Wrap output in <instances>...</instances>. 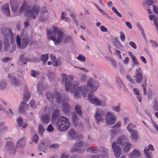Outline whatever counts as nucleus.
Wrapping results in <instances>:
<instances>
[{
    "label": "nucleus",
    "mask_w": 158,
    "mask_h": 158,
    "mask_svg": "<svg viewBox=\"0 0 158 158\" xmlns=\"http://www.w3.org/2000/svg\"><path fill=\"white\" fill-rule=\"evenodd\" d=\"M76 112L79 116H81L82 115L81 106L79 105H77L75 106V107Z\"/></svg>",
    "instance_id": "34"
},
{
    "label": "nucleus",
    "mask_w": 158,
    "mask_h": 158,
    "mask_svg": "<svg viewBox=\"0 0 158 158\" xmlns=\"http://www.w3.org/2000/svg\"><path fill=\"white\" fill-rule=\"evenodd\" d=\"M8 78L11 84L15 86H18L20 85V81L16 79L15 77L12 74H9Z\"/></svg>",
    "instance_id": "14"
},
{
    "label": "nucleus",
    "mask_w": 158,
    "mask_h": 158,
    "mask_svg": "<svg viewBox=\"0 0 158 158\" xmlns=\"http://www.w3.org/2000/svg\"><path fill=\"white\" fill-rule=\"evenodd\" d=\"M131 146V145L130 143L128 142L125 143L123 147L124 151L126 152H129Z\"/></svg>",
    "instance_id": "27"
},
{
    "label": "nucleus",
    "mask_w": 158,
    "mask_h": 158,
    "mask_svg": "<svg viewBox=\"0 0 158 158\" xmlns=\"http://www.w3.org/2000/svg\"><path fill=\"white\" fill-rule=\"evenodd\" d=\"M19 61L22 64H25L29 61V60L25 57L23 54H21L19 57Z\"/></svg>",
    "instance_id": "22"
},
{
    "label": "nucleus",
    "mask_w": 158,
    "mask_h": 158,
    "mask_svg": "<svg viewBox=\"0 0 158 158\" xmlns=\"http://www.w3.org/2000/svg\"><path fill=\"white\" fill-rule=\"evenodd\" d=\"M136 127V126L133 124L130 123L128 124L127 127V130L129 132L135 130V129Z\"/></svg>",
    "instance_id": "41"
},
{
    "label": "nucleus",
    "mask_w": 158,
    "mask_h": 158,
    "mask_svg": "<svg viewBox=\"0 0 158 158\" xmlns=\"http://www.w3.org/2000/svg\"><path fill=\"white\" fill-rule=\"evenodd\" d=\"M142 86L143 89V93L144 95L147 94V92L146 89V87L147 86V79L145 77L144 78V83L142 85Z\"/></svg>",
    "instance_id": "37"
},
{
    "label": "nucleus",
    "mask_w": 158,
    "mask_h": 158,
    "mask_svg": "<svg viewBox=\"0 0 158 158\" xmlns=\"http://www.w3.org/2000/svg\"><path fill=\"white\" fill-rule=\"evenodd\" d=\"M77 152L79 153H82L85 151V148L84 147H76Z\"/></svg>",
    "instance_id": "54"
},
{
    "label": "nucleus",
    "mask_w": 158,
    "mask_h": 158,
    "mask_svg": "<svg viewBox=\"0 0 158 158\" xmlns=\"http://www.w3.org/2000/svg\"><path fill=\"white\" fill-rule=\"evenodd\" d=\"M38 136L34 134L32 137L31 140L33 142L36 143L38 142Z\"/></svg>",
    "instance_id": "53"
},
{
    "label": "nucleus",
    "mask_w": 158,
    "mask_h": 158,
    "mask_svg": "<svg viewBox=\"0 0 158 158\" xmlns=\"http://www.w3.org/2000/svg\"><path fill=\"white\" fill-rule=\"evenodd\" d=\"M60 111L58 109L54 110L52 113L51 116L52 120H55L60 115Z\"/></svg>",
    "instance_id": "23"
},
{
    "label": "nucleus",
    "mask_w": 158,
    "mask_h": 158,
    "mask_svg": "<svg viewBox=\"0 0 158 158\" xmlns=\"http://www.w3.org/2000/svg\"><path fill=\"white\" fill-rule=\"evenodd\" d=\"M1 10L3 13L7 16L10 15V11L8 4H5L3 5L1 8Z\"/></svg>",
    "instance_id": "17"
},
{
    "label": "nucleus",
    "mask_w": 158,
    "mask_h": 158,
    "mask_svg": "<svg viewBox=\"0 0 158 158\" xmlns=\"http://www.w3.org/2000/svg\"><path fill=\"white\" fill-rule=\"evenodd\" d=\"M130 45L133 48L135 49L136 48L137 46L135 44L133 41H131L129 43Z\"/></svg>",
    "instance_id": "64"
},
{
    "label": "nucleus",
    "mask_w": 158,
    "mask_h": 158,
    "mask_svg": "<svg viewBox=\"0 0 158 158\" xmlns=\"http://www.w3.org/2000/svg\"><path fill=\"white\" fill-rule=\"evenodd\" d=\"M7 115L6 117L9 118H10L12 116L14 115V114L12 111L11 109L10 108L9 109L8 111L6 110Z\"/></svg>",
    "instance_id": "43"
},
{
    "label": "nucleus",
    "mask_w": 158,
    "mask_h": 158,
    "mask_svg": "<svg viewBox=\"0 0 158 158\" xmlns=\"http://www.w3.org/2000/svg\"><path fill=\"white\" fill-rule=\"evenodd\" d=\"M48 58V55L47 54H43L41 56L40 60L43 61L44 64Z\"/></svg>",
    "instance_id": "38"
},
{
    "label": "nucleus",
    "mask_w": 158,
    "mask_h": 158,
    "mask_svg": "<svg viewBox=\"0 0 158 158\" xmlns=\"http://www.w3.org/2000/svg\"><path fill=\"white\" fill-rule=\"evenodd\" d=\"M126 77L127 80L129 81L131 83L134 84L135 83V81L132 79L131 76L129 74H127Z\"/></svg>",
    "instance_id": "55"
},
{
    "label": "nucleus",
    "mask_w": 158,
    "mask_h": 158,
    "mask_svg": "<svg viewBox=\"0 0 158 158\" xmlns=\"http://www.w3.org/2000/svg\"><path fill=\"white\" fill-rule=\"evenodd\" d=\"M36 74H38V73L34 70L31 71V76L35 78L36 77Z\"/></svg>",
    "instance_id": "62"
},
{
    "label": "nucleus",
    "mask_w": 158,
    "mask_h": 158,
    "mask_svg": "<svg viewBox=\"0 0 158 158\" xmlns=\"http://www.w3.org/2000/svg\"><path fill=\"white\" fill-rule=\"evenodd\" d=\"M62 111L65 113H68L69 108V105L66 102H64L62 104Z\"/></svg>",
    "instance_id": "30"
},
{
    "label": "nucleus",
    "mask_w": 158,
    "mask_h": 158,
    "mask_svg": "<svg viewBox=\"0 0 158 158\" xmlns=\"http://www.w3.org/2000/svg\"><path fill=\"white\" fill-rule=\"evenodd\" d=\"M72 117L73 124L75 122H77L78 119V117L77 115L75 113H72Z\"/></svg>",
    "instance_id": "46"
},
{
    "label": "nucleus",
    "mask_w": 158,
    "mask_h": 158,
    "mask_svg": "<svg viewBox=\"0 0 158 158\" xmlns=\"http://www.w3.org/2000/svg\"><path fill=\"white\" fill-rule=\"evenodd\" d=\"M28 107V105L25 102H21L19 108V111L21 113H23L26 109Z\"/></svg>",
    "instance_id": "24"
},
{
    "label": "nucleus",
    "mask_w": 158,
    "mask_h": 158,
    "mask_svg": "<svg viewBox=\"0 0 158 158\" xmlns=\"http://www.w3.org/2000/svg\"><path fill=\"white\" fill-rule=\"evenodd\" d=\"M73 125L75 127L79 128H81L83 127V125L82 123L79 121H77L76 122H75Z\"/></svg>",
    "instance_id": "47"
},
{
    "label": "nucleus",
    "mask_w": 158,
    "mask_h": 158,
    "mask_svg": "<svg viewBox=\"0 0 158 158\" xmlns=\"http://www.w3.org/2000/svg\"><path fill=\"white\" fill-rule=\"evenodd\" d=\"M5 149L11 155L14 154L15 152V149L14 147L13 143L10 142H8L6 143Z\"/></svg>",
    "instance_id": "13"
},
{
    "label": "nucleus",
    "mask_w": 158,
    "mask_h": 158,
    "mask_svg": "<svg viewBox=\"0 0 158 158\" xmlns=\"http://www.w3.org/2000/svg\"><path fill=\"white\" fill-rule=\"evenodd\" d=\"M112 146L115 156L116 158H118L122 153L120 147L115 142L112 143Z\"/></svg>",
    "instance_id": "12"
},
{
    "label": "nucleus",
    "mask_w": 158,
    "mask_h": 158,
    "mask_svg": "<svg viewBox=\"0 0 158 158\" xmlns=\"http://www.w3.org/2000/svg\"><path fill=\"white\" fill-rule=\"evenodd\" d=\"M24 11L25 17L27 20L35 19L37 16L40 11V7L37 5L26 6L23 3L20 7L19 13L21 14Z\"/></svg>",
    "instance_id": "3"
},
{
    "label": "nucleus",
    "mask_w": 158,
    "mask_h": 158,
    "mask_svg": "<svg viewBox=\"0 0 158 158\" xmlns=\"http://www.w3.org/2000/svg\"><path fill=\"white\" fill-rule=\"evenodd\" d=\"M156 0H147L143 4V7L144 8H146V7H148V6L152 5L153 3H156Z\"/></svg>",
    "instance_id": "32"
},
{
    "label": "nucleus",
    "mask_w": 158,
    "mask_h": 158,
    "mask_svg": "<svg viewBox=\"0 0 158 158\" xmlns=\"http://www.w3.org/2000/svg\"><path fill=\"white\" fill-rule=\"evenodd\" d=\"M46 96L47 99L50 102H52L54 98L55 99L56 102L58 103L63 102L60 94L59 93L56 92L53 94L51 92H48L46 93Z\"/></svg>",
    "instance_id": "7"
},
{
    "label": "nucleus",
    "mask_w": 158,
    "mask_h": 158,
    "mask_svg": "<svg viewBox=\"0 0 158 158\" xmlns=\"http://www.w3.org/2000/svg\"><path fill=\"white\" fill-rule=\"evenodd\" d=\"M106 124L111 125L114 124L116 120L115 114L110 112H108L106 115Z\"/></svg>",
    "instance_id": "9"
},
{
    "label": "nucleus",
    "mask_w": 158,
    "mask_h": 158,
    "mask_svg": "<svg viewBox=\"0 0 158 158\" xmlns=\"http://www.w3.org/2000/svg\"><path fill=\"white\" fill-rule=\"evenodd\" d=\"M40 119L43 123L48 124L50 121V116L47 114H43L41 116Z\"/></svg>",
    "instance_id": "19"
},
{
    "label": "nucleus",
    "mask_w": 158,
    "mask_h": 158,
    "mask_svg": "<svg viewBox=\"0 0 158 158\" xmlns=\"http://www.w3.org/2000/svg\"><path fill=\"white\" fill-rule=\"evenodd\" d=\"M16 40L18 47L23 49L25 48L27 45L29 41V38L26 35H23V33H22L20 36L17 35Z\"/></svg>",
    "instance_id": "5"
},
{
    "label": "nucleus",
    "mask_w": 158,
    "mask_h": 158,
    "mask_svg": "<svg viewBox=\"0 0 158 158\" xmlns=\"http://www.w3.org/2000/svg\"><path fill=\"white\" fill-rule=\"evenodd\" d=\"M47 12L48 11H47V7L46 6H44L42 7L41 8L40 11L41 15V17L42 16L43 18L44 14L45 13H47Z\"/></svg>",
    "instance_id": "45"
},
{
    "label": "nucleus",
    "mask_w": 158,
    "mask_h": 158,
    "mask_svg": "<svg viewBox=\"0 0 158 158\" xmlns=\"http://www.w3.org/2000/svg\"><path fill=\"white\" fill-rule=\"evenodd\" d=\"M63 82L64 83L65 90L71 93L74 92V95L76 98H80L82 94L85 97L88 92L87 88H89L92 91H95L98 87V83L93 79H89L87 81V86H79V83L77 81H74L71 83L70 81L68 79L67 75L64 73L61 74Z\"/></svg>",
    "instance_id": "1"
},
{
    "label": "nucleus",
    "mask_w": 158,
    "mask_h": 158,
    "mask_svg": "<svg viewBox=\"0 0 158 158\" xmlns=\"http://www.w3.org/2000/svg\"><path fill=\"white\" fill-rule=\"evenodd\" d=\"M120 38L122 42H123L125 39V35L124 33L122 31H121L120 33Z\"/></svg>",
    "instance_id": "56"
},
{
    "label": "nucleus",
    "mask_w": 158,
    "mask_h": 158,
    "mask_svg": "<svg viewBox=\"0 0 158 158\" xmlns=\"http://www.w3.org/2000/svg\"><path fill=\"white\" fill-rule=\"evenodd\" d=\"M50 57L51 61H52V65L55 66H56L58 65V62L56 61V57L53 54H50Z\"/></svg>",
    "instance_id": "35"
},
{
    "label": "nucleus",
    "mask_w": 158,
    "mask_h": 158,
    "mask_svg": "<svg viewBox=\"0 0 158 158\" xmlns=\"http://www.w3.org/2000/svg\"><path fill=\"white\" fill-rule=\"evenodd\" d=\"M112 10L119 17L121 18L122 17L121 14L118 11L115 7H112Z\"/></svg>",
    "instance_id": "50"
},
{
    "label": "nucleus",
    "mask_w": 158,
    "mask_h": 158,
    "mask_svg": "<svg viewBox=\"0 0 158 158\" xmlns=\"http://www.w3.org/2000/svg\"><path fill=\"white\" fill-rule=\"evenodd\" d=\"M23 99L25 102H27L30 97V94L27 91V87L25 86L23 89Z\"/></svg>",
    "instance_id": "21"
},
{
    "label": "nucleus",
    "mask_w": 158,
    "mask_h": 158,
    "mask_svg": "<svg viewBox=\"0 0 158 158\" xmlns=\"http://www.w3.org/2000/svg\"><path fill=\"white\" fill-rule=\"evenodd\" d=\"M30 105L31 107L35 109L36 107V105L35 103L33 100H31L30 102Z\"/></svg>",
    "instance_id": "60"
},
{
    "label": "nucleus",
    "mask_w": 158,
    "mask_h": 158,
    "mask_svg": "<svg viewBox=\"0 0 158 158\" xmlns=\"http://www.w3.org/2000/svg\"><path fill=\"white\" fill-rule=\"evenodd\" d=\"M140 154V152L138 150L134 149L129 154V155L131 158H136L139 157Z\"/></svg>",
    "instance_id": "20"
},
{
    "label": "nucleus",
    "mask_w": 158,
    "mask_h": 158,
    "mask_svg": "<svg viewBox=\"0 0 158 158\" xmlns=\"http://www.w3.org/2000/svg\"><path fill=\"white\" fill-rule=\"evenodd\" d=\"M88 98L89 102L96 106H101L102 107H104L106 105L105 101L100 100L96 97L94 96L91 93H89V94Z\"/></svg>",
    "instance_id": "8"
},
{
    "label": "nucleus",
    "mask_w": 158,
    "mask_h": 158,
    "mask_svg": "<svg viewBox=\"0 0 158 158\" xmlns=\"http://www.w3.org/2000/svg\"><path fill=\"white\" fill-rule=\"evenodd\" d=\"M59 147V145L57 144H54L51 145L50 147V149H57Z\"/></svg>",
    "instance_id": "58"
},
{
    "label": "nucleus",
    "mask_w": 158,
    "mask_h": 158,
    "mask_svg": "<svg viewBox=\"0 0 158 158\" xmlns=\"http://www.w3.org/2000/svg\"><path fill=\"white\" fill-rule=\"evenodd\" d=\"M105 116V113L104 111L101 109L98 110L95 115V118L97 123H98L104 120Z\"/></svg>",
    "instance_id": "10"
},
{
    "label": "nucleus",
    "mask_w": 158,
    "mask_h": 158,
    "mask_svg": "<svg viewBox=\"0 0 158 158\" xmlns=\"http://www.w3.org/2000/svg\"><path fill=\"white\" fill-rule=\"evenodd\" d=\"M17 122L19 127H21L22 128H24L27 126L26 123H23V120L21 118H17Z\"/></svg>",
    "instance_id": "28"
},
{
    "label": "nucleus",
    "mask_w": 158,
    "mask_h": 158,
    "mask_svg": "<svg viewBox=\"0 0 158 158\" xmlns=\"http://www.w3.org/2000/svg\"><path fill=\"white\" fill-rule=\"evenodd\" d=\"M130 134V138L133 142L136 143L137 139L139 138V135L137 131L135 130L129 132Z\"/></svg>",
    "instance_id": "15"
},
{
    "label": "nucleus",
    "mask_w": 158,
    "mask_h": 158,
    "mask_svg": "<svg viewBox=\"0 0 158 158\" xmlns=\"http://www.w3.org/2000/svg\"><path fill=\"white\" fill-rule=\"evenodd\" d=\"M47 35L48 39L52 40L56 45L61 43H66L72 40L71 37L66 36L62 31L55 26L54 27L53 30H47Z\"/></svg>",
    "instance_id": "2"
},
{
    "label": "nucleus",
    "mask_w": 158,
    "mask_h": 158,
    "mask_svg": "<svg viewBox=\"0 0 158 158\" xmlns=\"http://www.w3.org/2000/svg\"><path fill=\"white\" fill-rule=\"evenodd\" d=\"M143 77L142 70L140 68L138 67L135 71V75H134V80L138 83H140L142 80Z\"/></svg>",
    "instance_id": "11"
},
{
    "label": "nucleus",
    "mask_w": 158,
    "mask_h": 158,
    "mask_svg": "<svg viewBox=\"0 0 158 158\" xmlns=\"http://www.w3.org/2000/svg\"><path fill=\"white\" fill-rule=\"evenodd\" d=\"M54 130V128L52 125L50 124H49L47 129V130L49 132H51L52 131Z\"/></svg>",
    "instance_id": "59"
},
{
    "label": "nucleus",
    "mask_w": 158,
    "mask_h": 158,
    "mask_svg": "<svg viewBox=\"0 0 158 158\" xmlns=\"http://www.w3.org/2000/svg\"><path fill=\"white\" fill-rule=\"evenodd\" d=\"M149 18L150 20H152L153 19L154 25L158 31V23H157L156 18L155 17V15H149Z\"/></svg>",
    "instance_id": "29"
},
{
    "label": "nucleus",
    "mask_w": 158,
    "mask_h": 158,
    "mask_svg": "<svg viewBox=\"0 0 158 158\" xmlns=\"http://www.w3.org/2000/svg\"><path fill=\"white\" fill-rule=\"evenodd\" d=\"M7 86V82L6 80H0V90L5 89Z\"/></svg>",
    "instance_id": "26"
},
{
    "label": "nucleus",
    "mask_w": 158,
    "mask_h": 158,
    "mask_svg": "<svg viewBox=\"0 0 158 158\" xmlns=\"http://www.w3.org/2000/svg\"><path fill=\"white\" fill-rule=\"evenodd\" d=\"M152 108L155 111L158 110V104L156 100H155L153 106H152Z\"/></svg>",
    "instance_id": "51"
},
{
    "label": "nucleus",
    "mask_w": 158,
    "mask_h": 158,
    "mask_svg": "<svg viewBox=\"0 0 158 158\" xmlns=\"http://www.w3.org/2000/svg\"><path fill=\"white\" fill-rule=\"evenodd\" d=\"M150 42L151 43L152 46L156 48L158 46V45L156 41L152 40H150Z\"/></svg>",
    "instance_id": "63"
},
{
    "label": "nucleus",
    "mask_w": 158,
    "mask_h": 158,
    "mask_svg": "<svg viewBox=\"0 0 158 158\" xmlns=\"http://www.w3.org/2000/svg\"><path fill=\"white\" fill-rule=\"evenodd\" d=\"M25 143V139L22 138L20 139L17 143L16 146L17 147L22 148Z\"/></svg>",
    "instance_id": "33"
},
{
    "label": "nucleus",
    "mask_w": 158,
    "mask_h": 158,
    "mask_svg": "<svg viewBox=\"0 0 158 158\" xmlns=\"http://www.w3.org/2000/svg\"><path fill=\"white\" fill-rule=\"evenodd\" d=\"M99 150V148H98L96 146L91 147L87 149V151L92 153H96Z\"/></svg>",
    "instance_id": "25"
},
{
    "label": "nucleus",
    "mask_w": 158,
    "mask_h": 158,
    "mask_svg": "<svg viewBox=\"0 0 158 158\" xmlns=\"http://www.w3.org/2000/svg\"><path fill=\"white\" fill-rule=\"evenodd\" d=\"M99 150L102 152L103 154H104L105 155L104 157L105 156L106 157L109 154V150L107 148H105L104 147H99Z\"/></svg>",
    "instance_id": "31"
},
{
    "label": "nucleus",
    "mask_w": 158,
    "mask_h": 158,
    "mask_svg": "<svg viewBox=\"0 0 158 158\" xmlns=\"http://www.w3.org/2000/svg\"><path fill=\"white\" fill-rule=\"evenodd\" d=\"M39 148L40 150H44L43 152H45V150L47 148V146L42 142L39 145Z\"/></svg>",
    "instance_id": "39"
},
{
    "label": "nucleus",
    "mask_w": 158,
    "mask_h": 158,
    "mask_svg": "<svg viewBox=\"0 0 158 158\" xmlns=\"http://www.w3.org/2000/svg\"><path fill=\"white\" fill-rule=\"evenodd\" d=\"M94 6L104 16L107 18H110L109 15L107 14L104 11L102 10L96 3L94 4Z\"/></svg>",
    "instance_id": "36"
},
{
    "label": "nucleus",
    "mask_w": 158,
    "mask_h": 158,
    "mask_svg": "<svg viewBox=\"0 0 158 158\" xmlns=\"http://www.w3.org/2000/svg\"><path fill=\"white\" fill-rule=\"evenodd\" d=\"M10 5L11 11L12 12H15L18 10L19 5L17 1H10Z\"/></svg>",
    "instance_id": "16"
},
{
    "label": "nucleus",
    "mask_w": 158,
    "mask_h": 158,
    "mask_svg": "<svg viewBox=\"0 0 158 158\" xmlns=\"http://www.w3.org/2000/svg\"><path fill=\"white\" fill-rule=\"evenodd\" d=\"M87 77L85 74H82L81 77V80L82 82L85 81L87 79Z\"/></svg>",
    "instance_id": "61"
},
{
    "label": "nucleus",
    "mask_w": 158,
    "mask_h": 158,
    "mask_svg": "<svg viewBox=\"0 0 158 158\" xmlns=\"http://www.w3.org/2000/svg\"><path fill=\"white\" fill-rule=\"evenodd\" d=\"M126 139V137L124 136H123L118 138L117 140V142L118 144L121 145L122 144L123 142Z\"/></svg>",
    "instance_id": "42"
},
{
    "label": "nucleus",
    "mask_w": 158,
    "mask_h": 158,
    "mask_svg": "<svg viewBox=\"0 0 158 158\" xmlns=\"http://www.w3.org/2000/svg\"><path fill=\"white\" fill-rule=\"evenodd\" d=\"M76 135V131L73 129L70 130L69 133V137L74 138Z\"/></svg>",
    "instance_id": "44"
},
{
    "label": "nucleus",
    "mask_w": 158,
    "mask_h": 158,
    "mask_svg": "<svg viewBox=\"0 0 158 158\" xmlns=\"http://www.w3.org/2000/svg\"><path fill=\"white\" fill-rule=\"evenodd\" d=\"M2 33L4 37V48L5 50L8 49L10 45L9 39L11 40L12 43L13 40H15V39L13 37V33L10 28L3 27L1 30Z\"/></svg>",
    "instance_id": "4"
},
{
    "label": "nucleus",
    "mask_w": 158,
    "mask_h": 158,
    "mask_svg": "<svg viewBox=\"0 0 158 158\" xmlns=\"http://www.w3.org/2000/svg\"><path fill=\"white\" fill-rule=\"evenodd\" d=\"M112 42L113 44L117 48L122 50L124 48V47L123 46L119 41L117 39H113L112 40Z\"/></svg>",
    "instance_id": "18"
},
{
    "label": "nucleus",
    "mask_w": 158,
    "mask_h": 158,
    "mask_svg": "<svg viewBox=\"0 0 158 158\" xmlns=\"http://www.w3.org/2000/svg\"><path fill=\"white\" fill-rule=\"evenodd\" d=\"M70 125L69 120L66 117L62 116L59 118L56 123L58 129L60 131H64L68 129Z\"/></svg>",
    "instance_id": "6"
},
{
    "label": "nucleus",
    "mask_w": 158,
    "mask_h": 158,
    "mask_svg": "<svg viewBox=\"0 0 158 158\" xmlns=\"http://www.w3.org/2000/svg\"><path fill=\"white\" fill-rule=\"evenodd\" d=\"M77 59L82 62H84L85 61V56L81 54H79L78 56L77 57Z\"/></svg>",
    "instance_id": "48"
},
{
    "label": "nucleus",
    "mask_w": 158,
    "mask_h": 158,
    "mask_svg": "<svg viewBox=\"0 0 158 158\" xmlns=\"http://www.w3.org/2000/svg\"><path fill=\"white\" fill-rule=\"evenodd\" d=\"M85 145L83 142H79L78 143H76L74 144V146H76V147H84Z\"/></svg>",
    "instance_id": "57"
},
{
    "label": "nucleus",
    "mask_w": 158,
    "mask_h": 158,
    "mask_svg": "<svg viewBox=\"0 0 158 158\" xmlns=\"http://www.w3.org/2000/svg\"><path fill=\"white\" fill-rule=\"evenodd\" d=\"M88 157L89 158H104V156L101 155H91Z\"/></svg>",
    "instance_id": "52"
},
{
    "label": "nucleus",
    "mask_w": 158,
    "mask_h": 158,
    "mask_svg": "<svg viewBox=\"0 0 158 158\" xmlns=\"http://www.w3.org/2000/svg\"><path fill=\"white\" fill-rule=\"evenodd\" d=\"M38 127L39 134L41 136L44 131V129L42 125L40 124L39 125Z\"/></svg>",
    "instance_id": "40"
},
{
    "label": "nucleus",
    "mask_w": 158,
    "mask_h": 158,
    "mask_svg": "<svg viewBox=\"0 0 158 158\" xmlns=\"http://www.w3.org/2000/svg\"><path fill=\"white\" fill-rule=\"evenodd\" d=\"M112 109L113 110L118 112L120 110V105H118L116 106H113L112 107Z\"/></svg>",
    "instance_id": "49"
}]
</instances>
